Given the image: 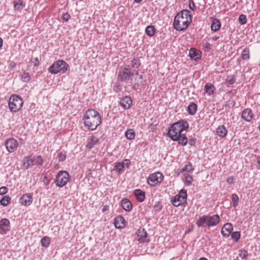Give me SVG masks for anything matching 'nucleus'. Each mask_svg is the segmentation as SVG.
<instances>
[{
	"mask_svg": "<svg viewBox=\"0 0 260 260\" xmlns=\"http://www.w3.org/2000/svg\"><path fill=\"white\" fill-rule=\"evenodd\" d=\"M193 170L192 166L191 163L189 162L188 164L185 166V167L182 169L181 172L186 171L190 172Z\"/></svg>",
	"mask_w": 260,
	"mask_h": 260,
	"instance_id": "nucleus-41",
	"label": "nucleus"
},
{
	"mask_svg": "<svg viewBox=\"0 0 260 260\" xmlns=\"http://www.w3.org/2000/svg\"><path fill=\"white\" fill-rule=\"evenodd\" d=\"M83 120L84 126L91 131L95 129L102 120L100 114L93 109H89L85 112Z\"/></svg>",
	"mask_w": 260,
	"mask_h": 260,
	"instance_id": "nucleus-1",
	"label": "nucleus"
},
{
	"mask_svg": "<svg viewBox=\"0 0 260 260\" xmlns=\"http://www.w3.org/2000/svg\"><path fill=\"white\" fill-rule=\"evenodd\" d=\"M42 179H43L42 181L45 186H47L49 184V180L46 176H44V177Z\"/></svg>",
	"mask_w": 260,
	"mask_h": 260,
	"instance_id": "nucleus-53",
	"label": "nucleus"
},
{
	"mask_svg": "<svg viewBox=\"0 0 260 260\" xmlns=\"http://www.w3.org/2000/svg\"><path fill=\"white\" fill-rule=\"evenodd\" d=\"M233 206L236 207L239 203V198L237 194L233 193L232 197Z\"/></svg>",
	"mask_w": 260,
	"mask_h": 260,
	"instance_id": "nucleus-36",
	"label": "nucleus"
},
{
	"mask_svg": "<svg viewBox=\"0 0 260 260\" xmlns=\"http://www.w3.org/2000/svg\"><path fill=\"white\" fill-rule=\"evenodd\" d=\"M34 65L36 67L38 66L39 63V59L37 57L35 58L33 61Z\"/></svg>",
	"mask_w": 260,
	"mask_h": 260,
	"instance_id": "nucleus-57",
	"label": "nucleus"
},
{
	"mask_svg": "<svg viewBox=\"0 0 260 260\" xmlns=\"http://www.w3.org/2000/svg\"><path fill=\"white\" fill-rule=\"evenodd\" d=\"M145 32L146 35L150 37H153L155 34V28L153 25H148L146 27Z\"/></svg>",
	"mask_w": 260,
	"mask_h": 260,
	"instance_id": "nucleus-32",
	"label": "nucleus"
},
{
	"mask_svg": "<svg viewBox=\"0 0 260 260\" xmlns=\"http://www.w3.org/2000/svg\"><path fill=\"white\" fill-rule=\"evenodd\" d=\"M69 180V174L66 171H59L56 175L55 182L57 186L62 187Z\"/></svg>",
	"mask_w": 260,
	"mask_h": 260,
	"instance_id": "nucleus-7",
	"label": "nucleus"
},
{
	"mask_svg": "<svg viewBox=\"0 0 260 260\" xmlns=\"http://www.w3.org/2000/svg\"><path fill=\"white\" fill-rule=\"evenodd\" d=\"M8 105L11 112H16L21 109L23 102L19 96L13 95L9 98Z\"/></svg>",
	"mask_w": 260,
	"mask_h": 260,
	"instance_id": "nucleus-5",
	"label": "nucleus"
},
{
	"mask_svg": "<svg viewBox=\"0 0 260 260\" xmlns=\"http://www.w3.org/2000/svg\"><path fill=\"white\" fill-rule=\"evenodd\" d=\"M138 241L142 243L148 242V235L144 229H140L137 232Z\"/></svg>",
	"mask_w": 260,
	"mask_h": 260,
	"instance_id": "nucleus-11",
	"label": "nucleus"
},
{
	"mask_svg": "<svg viewBox=\"0 0 260 260\" xmlns=\"http://www.w3.org/2000/svg\"><path fill=\"white\" fill-rule=\"evenodd\" d=\"M204 47L207 48V50H209L210 49V44L208 42L206 43L204 45Z\"/></svg>",
	"mask_w": 260,
	"mask_h": 260,
	"instance_id": "nucleus-61",
	"label": "nucleus"
},
{
	"mask_svg": "<svg viewBox=\"0 0 260 260\" xmlns=\"http://www.w3.org/2000/svg\"><path fill=\"white\" fill-rule=\"evenodd\" d=\"M188 143L191 146H194L195 145V143H196V141L194 139H190L189 140V142H188Z\"/></svg>",
	"mask_w": 260,
	"mask_h": 260,
	"instance_id": "nucleus-56",
	"label": "nucleus"
},
{
	"mask_svg": "<svg viewBox=\"0 0 260 260\" xmlns=\"http://www.w3.org/2000/svg\"><path fill=\"white\" fill-rule=\"evenodd\" d=\"M188 7L192 11H194L196 10V7L193 0H189Z\"/></svg>",
	"mask_w": 260,
	"mask_h": 260,
	"instance_id": "nucleus-47",
	"label": "nucleus"
},
{
	"mask_svg": "<svg viewBox=\"0 0 260 260\" xmlns=\"http://www.w3.org/2000/svg\"><path fill=\"white\" fill-rule=\"evenodd\" d=\"M221 23L220 21L217 19H215L211 24V29L214 31H216L220 28Z\"/></svg>",
	"mask_w": 260,
	"mask_h": 260,
	"instance_id": "nucleus-30",
	"label": "nucleus"
},
{
	"mask_svg": "<svg viewBox=\"0 0 260 260\" xmlns=\"http://www.w3.org/2000/svg\"><path fill=\"white\" fill-rule=\"evenodd\" d=\"M70 18V15L68 13L63 14L62 16V19L66 22H67Z\"/></svg>",
	"mask_w": 260,
	"mask_h": 260,
	"instance_id": "nucleus-52",
	"label": "nucleus"
},
{
	"mask_svg": "<svg viewBox=\"0 0 260 260\" xmlns=\"http://www.w3.org/2000/svg\"><path fill=\"white\" fill-rule=\"evenodd\" d=\"M232 238L237 242L240 238V233L239 232H234L231 234Z\"/></svg>",
	"mask_w": 260,
	"mask_h": 260,
	"instance_id": "nucleus-39",
	"label": "nucleus"
},
{
	"mask_svg": "<svg viewBox=\"0 0 260 260\" xmlns=\"http://www.w3.org/2000/svg\"><path fill=\"white\" fill-rule=\"evenodd\" d=\"M3 39L1 38H0V48H1L3 46Z\"/></svg>",
	"mask_w": 260,
	"mask_h": 260,
	"instance_id": "nucleus-64",
	"label": "nucleus"
},
{
	"mask_svg": "<svg viewBox=\"0 0 260 260\" xmlns=\"http://www.w3.org/2000/svg\"><path fill=\"white\" fill-rule=\"evenodd\" d=\"M187 192L185 189H182L178 194L176 195L171 202L172 204L175 207H178L181 204L186 202Z\"/></svg>",
	"mask_w": 260,
	"mask_h": 260,
	"instance_id": "nucleus-8",
	"label": "nucleus"
},
{
	"mask_svg": "<svg viewBox=\"0 0 260 260\" xmlns=\"http://www.w3.org/2000/svg\"><path fill=\"white\" fill-rule=\"evenodd\" d=\"M113 90L114 91L118 93L121 90V87L119 84H117L113 87Z\"/></svg>",
	"mask_w": 260,
	"mask_h": 260,
	"instance_id": "nucleus-51",
	"label": "nucleus"
},
{
	"mask_svg": "<svg viewBox=\"0 0 260 260\" xmlns=\"http://www.w3.org/2000/svg\"><path fill=\"white\" fill-rule=\"evenodd\" d=\"M241 117L246 121L250 122L253 117V113L250 109H244L241 114Z\"/></svg>",
	"mask_w": 260,
	"mask_h": 260,
	"instance_id": "nucleus-14",
	"label": "nucleus"
},
{
	"mask_svg": "<svg viewBox=\"0 0 260 260\" xmlns=\"http://www.w3.org/2000/svg\"><path fill=\"white\" fill-rule=\"evenodd\" d=\"M123 72H127V73L129 74H131L133 75V73H132V71H131V68L127 67V68H125L123 71Z\"/></svg>",
	"mask_w": 260,
	"mask_h": 260,
	"instance_id": "nucleus-55",
	"label": "nucleus"
},
{
	"mask_svg": "<svg viewBox=\"0 0 260 260\" xmlns=\"http://www.w3.org/2000/svg\"><path fill=\"white\" fill-rule=\"evenodd\" d=\"M204 90L208 95H211L214 92L215 90V87L212 83H207L205 85Z\"/></svg>",
	"mask_w": 260,
	"mask_h": 260,
	"instance_id": "nucleus-25",
	"label": "nucleus"
},
{
	"mask_svg": "<svg viewBox=\"0 0 260 260\" xmlns=\"http://www.w3.org/2000/svg\"><path fill=\"white\" fill-rule=\"evenodd\" d=\"M216 133L217 135L221 137V138H224L228 134V131L226 129L224 125H219L217 129H216Z\"/></svg>",
	"mask_w": 260,
	"mask_h": 260,
	"instance_id": "nucleus-24",
	"label": "nucleus"
},
{
	"mask_svg": "<svg viewBox=\"0 0 260 260\" xmlns=\"http://www.w3.org/2000/svg\"><path fill=\"white\" fill-rule=\"evenodd\" d=\"M109 207L108 205H105L104 206L103 209H102V212H104L107 210H109Z\"/></svg>",
	"mask_w": 260,
	"mask_h": 260,
	"instance_id": "nucleus-60",
	"label": "nucleus"
},
{
	"mask_svg": "<svg viewBox=\"0 0 260 260\" xmlns=\"http://www.w3.org/2000/svg\"><path fill=\"white\" fill-rule=\"evenodd\" d=\"M124 162H116L114 164V170L119 174H121L124 171Z\"/></svg>",
	"mask_w": 260,
	"mask_h": 260,
	"instance_id": "nucleus-28",
	"label": "nucleus"
},
{
	"mask_svg": "<svg viewBox=\"0 0 260 260\" xmlns=\"http://www.w3.org/2000/svg\"><path fill=\"white\" fill-rule=\"evenodd\" d=\"M233 230V228L232 223L228 222L224 224L222 227L221 233L223 236L228 237L232 233Z\"/></svg>",
	"mask_w": 260,
	"mask_h": 260,
	"instance_id": "nucleus-12",
	"label": "nucleus"
},
{
	"mask_svg": "<svg viewBox=\"0 0 260 260\" xmlns=\"http://www.w3.org/2000/svg\"><path fill=\"white\" fill-rule=\"evenodd\" d=\"M188 20L185 19L184 16L177 14L175 17L174 21V27L175 29L179 31L184 30L190 23Z\"/></svg>",
	"mask_w": 260,
	"mask_h": 260,
	"instance_id": "nucleus-6",
	"label": "nucleus"
},
{
	"mask_svg": "<svg viewBox=\"0 0 260 260\" xmlns=\"http://www.w3.org/2000/svg\"><path fill=\"white\" fill-rule=\"evenodd\" d=\"M189 57L193 60H197L201 57V52L196 48H191L189 53Z\"/></svg>",
	"mask_w": 260,
	"mask_h": 260,
	"instance_id": "nucleus-19",
	"label": "nucleus"
},
{
	"mask_svg": "<svg viewBox=\"0 0 260 260\" xmlns=\"http://www.w3.org/2000/svg\"><path fill=\"white\" fill-rule=\"evenodd\" d=\"M20 200L22 205L24 206H29L32 202V197L31 194L26 193L21 197Z\"/></svg>",
	"mask_w": 260,
	"mask_h": 260,
	"instance_id": "nucleus-15",
	"label": "nucleus"
},
{
	"mask_svg": "<svg viewBox=\"0 0 260 260\" xmlns=\"http://www.w3.org/2000/svg\"><path fill=\"white\" fill-rule=\"evenodd\" d=\"M226 182L229 184H232L235 182V179L233 176H230L226 178Z\"/></svg>",
	"mask_w": 260,
	"mask_h": 260,
	"instance_id": "nucleus-50",
	"label": "nucleus"
},
{
	"mask_svg": "<svg viewBox=\"0 0 260 260\" xmlns=\"http://www.w3.org/2000/svg\"><path fill=\"white\" fill-rule=\"evenodd\" d=\"M121 207L125 211H130L132 209L133 205L129 200L124 199L121 201Z\"/></svg>",
	"mask_w": 260,
	"mask_h": 260,
	"instance_id": "nucleus-21",
	"label": "nucleus"
},
{
	"mask_svg": "<svg viewBox=\"0 0 260 260\" xmlns=\"http://www.w3.org/2000/svg\"><path fill=\"white\" fill-rule=\"evenodd\" d=\"M153 209L156 212H159L162 209V205L160 202H157L154 206Z\"/></svg>",
	"mask_w": 260,
	"mask_h": 260,
	"instance_id": "nucleus-44",
	"label": "nucleus"
},
{
	"mask_svg": "<svg viewBox=\"0 0 260 260\" xmlns=\"http://www.w3.org/2000/svg\"><path fill=\"white\" fill-rule=\"evenodd\" d=\"M35 163L38 165H42L43 164V160L41 155H39L35 158Z\"/></svg>",
	"mask_w": 260,
	"mask_h": 260,
	"instance_id": "nucleus-45",
	"label": "nucleus"
},
{
	"mask_svg": "<svg viewBox=\"0 0 260 260\" xmlns=\"http://www.w3.org/2000/svg\"><path fill=\"white\" fill-rule=\"evenodd\" d=\"M239 256L242 258H246L248 256L247 252L245 250L241 251L239 253Z\"/></svg>",
	"mask_w": 260,
	"mask_h": 260,
	"instance_id": "nucleus-48",
	"label": "nucleus"
},
{
	"mask_svg": "<svg viewBox=\"0 0 260 260\" xmlns=\"http://www.w3.org/2000/svg\"><path fill=\"white\" fill-rule=\"evenodd\" d=\"M50 243V238L45 236L41 239V245L43 247H48Z\"/></svg>",
	"mask_w": 260,
	"mask_h": 260,
	"instance_id": "nucleus-35",
	"label": "nucleus"
},
{
	"mask_svg": "<svg viewBox=\"0 0 260 260\" xmlns=\"http://www.w3.org/2000/svg\"><path fill=\"white\" fill-rule=\"evenodd\" d=\"M124 162H124V166H125L127 167H129L130 164H131L130 160L129 159H126L124 160Z\"/></svg>",
	"mask_w": 260,
	"mask_h": 260,
	"instance_id": "nucleus-58",
	"label": "nucleus"
},
{
	"mask_svg": "<svg viewBox=\"0 0 260 260\" xmlns=\"http://www.w3.org/2000/svg\"><path fill=\"white\" fill-rule=\"evenodd\" d=\"M25 6V4L22 0H18L14 2V7L15 10L20 11Z\"/></svg>",
	"mask_w": 260,
	"mask_h": 260,
	"instance_id": "nucleus-27",
	"label": "nucleus"
},
{
	"mask_svg": "<svg viewBox=\"0 0 260 260\" xmlns=\"http://www.w3.org/2000/svg\"><path fill=\"white\" fill-rule=\"evenodd\" d=\"M242 55L243 59H248L249 58V51H247L246 49H244L242 51Z\"/></svg>",
	"mask_w": 260,
	"mask_h": 260,
	"instance_id": "nucleus-46",
	"label": "nucleus"
},
{
	"mask_svg": "<svg viewBox=\"0 0 260 260\" xmlns=\"http://www.w3.org/2000/svg\"><path fill=\"white\" fill-rule=\"evenodd\" d=\"M178 14H180L181 16H184L185 19L188 20L190 22H191L192 16L189 10L187 9L183 10Z\"/></svg>",
	"mask_w": 260,
	"mask_h": 260,
	"instance_id": "nucleus-23",
	"label": "nucleus"
},
{
	"mask_svg": "<svg viewBox=\"0 0 260 260\" xmlns=\"http://www.w3.org/2000/svg\"><path fill=\"white\" fill-rule=\"evenodd\" d=\"M185 179H186V181L189 184H191V182H192V177L189 175H187V176H186L185 177Z\"/></svg>",
	"mask_w": 260,
	"mask_h": 260,
	"instance_id": "nucleus-54",
	"label": "nucleus"
},
{
	"mask_svg": "<svg viewBox=\"0 0 260 260\" xmlns=\"http://www.w3.org/2000/svg\"><path fill=\"white\" fill-rule=\"evenodd\" d=\"M134 194L139 202H142L144 201L145 194V192L141 189H136L134 191Z\"/></svg>",
	"mask_w": 260,
	"mask_h": 260,
	"instance_id": "nucleus-22",
	"label": "nucleus"
},
{
	"mask_svg": "<svg viewBox=\"0 0 260 260\" xmlns=\"http://www.w3.org/2000/svg\"><path fill=\"white\" fill-rule=\"evenodd\" d=\"M10 223L8 219L7 218H3L1 221L0 229L3 231L4 234L7 233L10 230Z\"/></svg>",
	"mask_w": 260,
	"mask_h": 260,
	"instance_id": "nucleus-16",
	"label": "nucleus"
},
{
	"mask_svg": "<svg viewBox=\"0 0 260 260\" xmlns=\"http://www.w3.org/2000/svg\"><path fill=\"white\" fill-rule=\"evenodd\" d=\"M69 69V66L65 61L58 60L49 67L48 71L52 74H56L60 72L64 73Z\"/></svg>",
	"mask_w": 260,
	"mask_h": 260,
	"instance_id": "nucleus-4",
	"label": "nucleus"
},
{
	"mask_svg": "<svg viewBox=\"0 0 260 260\" xmlns=\"http://www.w3.org/2000/svg\"><path fill=\"white\" fill-rule=\"evenodd\" d=\"M7 150L10 152H14L17 148L18 143L14 138H9L5 142Z\"/></svg>",
	"mask_w": 260,
	"mask_h": 260,
	"instance_id": "nucleus-10",
	"label": "nucleus"
},
{
	"mask_svg": "<svg viewBox=\"0 0 260 260\" xmlns=\"http://www.w3.org/2000/svg\"><path fill=\"white\" fill-rule=\"evenodd\" d=\"M239 22L241 25H244L247 22V18L245 15L241 14L239 16L238 18Z\"/></svg>",
	"mask_w": 260,
	"mask_h": 260,
	"instance_id": "nucleus-38",
	"label": "nucleus"
},
{
	"mask_svg": "<svg viewBox=\"0 0 260 260\" xmlns=\"http://www.w3.org/2000/svg\"><path fill=\"white\" fill-rule=\"evenodd\" d=\"M173 141H178V143L182 146H185L188 142L187 138L185 134H180L178 135L177 139H174Z\"/></svg>",
	"mask_w": 260,
	"mask_h": 260,
	"instance_id": "nucleus-20",
	"label": "nucleus"
},
{
	"mask_svg": "<svg viewBox=\"0 0 260 260\" xmlns=\"http://www.w3.org/2000/svg\"><path fill=\"white\" fill-rule=\"evenodd\" d=\"M125 222L124 218L121 215H119L115 218L114 225L117 229H122Z\"/></svg>",
	"mask_w": 260,
	"mask_h": 260,
	"instance_id": "nucleus-17",
	"label": "nucleus"
},
{
	"mask_svg": "<svg viewBox=\"0 0 260 260\" xmlns=\"http://www.w3.org/2000/svg\"><path fill=\"white\" fill-rule=\"evenodd\" d=\"M8 188L6 186H2L0 187V195H4L7 193Z\"/></svg>",
	"mask_w": 260,
	"mask_h": 260,
	"instance_id": "nucleus-49",
	"label": "nucleus"
},
{
	"mask_svg": "<svg viewBox=\"0 0 260 260\" xmlns=\"http://www.w3.org/2000/svg\"><path fill=\"white\" fill-rule=\"evenodd\" d=\"M236 81L235 78L234 76H228L226 79L225 82L226 83H228L229 84H234Z\"/></svg>",
	"mask_w": 260,
	"mask_h": 260,
	"instance_id": "nucleus-40",
	"label": "nucleus"
},
{
	"mask_svg": "<svg viewBox=\"0 0 260 260\" xmlns=\"http://www.w3.org/2000/svg\"><path fill=\"white\" fill-rule=\"evenodd\" d=\"M132 75L127 73V72H124L123 71L120 72L118 75V78L121 81H125L128 80Z\"/></svg>",
	"mask_w": 260,
	"mask_h": 260,
	"instance_id": "nucleus-33",
	"label": "nucleus"
},
{
	"mask_svg": "<svg viewBox=\"0 0 260 260\" xmlns=\"http://www.w3.org/2000/svg\"><path fill=\"white\" fill-rule=\"evenodd\" d=\"M98 138L95 136H92L86 146L89 149H91L93 146L98 142Z\"/></svg>",
	"mask_w": 260,
	"mask_h": 260,
	"instance_id": "nucleus-29",
	"label": "nucleus"
},
{
	"mask_svg": "<svg viewBox=\"0 0 260 260\" xmlns=\"http://www.w3.org/2000/svg\"><path fill=\"white\" fill-rule=\"evenodd\" d=\"M197 105L194 103H191L187 107V111L188 113L191 115H194L197 110Z\"/></svg>",
	"mask_w": 260,
	"mask_h": 260,
	"instance_id": "nucleus-26",
	"label": "nucleus"
},
{
	"mask_svg": "<svg viewBox=\"0 0 260 260\" xmlns=\"http://www.w3.org/2000/svg\"><path fill=\"white\" fill-rule=\"evenodd\" d=\"M35 161V158L31 156H26L24 158L23 160V166L25 169H28L30 166L34 165Z\"/></svg>",
	"mask_w": 260,
	"mask_h": 260,
	"instance_id": "nucleus-18",
	"label": "nucleus"
},
{
	"mask_svg": "<svg viewBox=\"0 0 260 260\" xmlns=\"http://www.w3.org/2000/svg\"><path fill=\"white\" fill-rule=\"evenodd\" d=\"M164 176L160 172H157L149 175L147 179L148 183L151 186H155L162 182Z\"/></svg>",
	"mask_w": 260,
	"mask_h": 260,
	"instance_id": "nucleus-9",
	"label": "nucleus"
},
{
	"mask_svg": "<svg viewBox=\"0 0 260 260\" xmlns=\"http://www.w3.org/2000/svg\"><path fill=\"white\" fill-rule=\"evenodd\" d=\"M257 168L260 170V156H258L257 158Z\"/></svg>",
	"mask_w": 260,
	"mask_h": 260,
	"instance_id": "nucleus-59",
	"label": "nucleus"
},
{
	"mask_svg": "<svg viewBox=\"0 0 260 260\" xmlns=\"http://www.w3.org/2000/svg\"><path fill=\"white\" fill-rule=\"evenodd\" d=\"M231 105L232 106V107H234V105H235V103L234 102H231V103L229 105V104H226L225 105V107H231Z\"/></svg>",
	"mask_w": 260,
	"mask_h": 260,
	"instance_id": "nucleus-62",
	"label": "nucleus"
},
{
	"mask_svg": "<svg viewBox=\"0 0 260 260\" xmlns=\"http://www.w3.org/2000/svg\"><path fill=\"white\" fill-rule=\"evenodd\" d=\"M57 157L59 162H62L66 159V155L64 153L60 152L58 153Z\"/></svg>",
	"mask_w": 260,
	"mask_h": 260,
	"instance_id": "nucleus-42",
	"label": "nucleus"
},
{
	"mask_svg": "<svg viewBox=\"0 0 260 260\" xmlns=\"http://www.w3.org/2000/svg\"><path fill=\"white\" fill-rule=\"evenodd\" d=\"M212 40L213 41H216L217 40H218L219 39V37L217 36H214L212 37Z\"/></svg>",
	"mask_w": 260,
	"mask_h": 260,
	"instance_id": "nucleus-63",
	"label": "nucleus"
},
{
	"mask_svg": "<svg viewBox=\"0 0 260 260\" xmlns=\"http://www.w3.org/2000/svg\"><path fill=\"white\" fill-rule=\"evenodd\" d=\"M132 100L128 96H125L120 99V104L124 109H128L132 105Z\"/></svg>",
	"mask_w": 260,
	"mask_h": 260,
	"instance_id": "nucleus-13",
	"label": "nucleus"
},
{
	"mask_svg": "<svg viewBox=\"0 0 260 260\" xmlns=\"http://www.w3.org/2000/svg\"><path fill=\"white\" fill-rule=\"evenodd\" d=\"M188 126V123L186 121L184 120H179L168 127L167 136L172 140L177 139L178 136L180 135L183 131L186 130Z\"/></svg>",
	"mask_w": 260,
	"mask_h": 260,
	"instance_id": "nucleus-2",
	"label": "nucleus"
},
{
	"mask_svg": "<svg viewBox=\"0 0 260 260\" xmlns=\"http://www.w3.org/2000/svg\"><path fill=\"white\" fill-rule=\"evenodd\" d=\"M220 221V218L218 214L212 216L204 215L200 216L196 221V224L199 227H214L218 225Z\"/></svg>",
	"mask_w": 260,
	"mask_h": 260,
	"instance_id": "nucleus-3",
	"label": "nucleus"
},
{
	"mask_svg": "<svg viewBox=\"0 0 260 260\" xmlns=\"http://www.w3.org/2000/svg\"><path fill=\"white\" fill-rule=\"evenodd\" d=\"M10 201L11 198L9 196H6L0 200V204L3 206H7L10 204Z\"/></svg>",
	"mask_w": 260,
	"mask_h": 260,
	"instance_id": "nucleus-34",
	"label": "nucleus"
},
{
	"mask_svg": "<svg viewBox=\"0 0 260 260\" xmlns=\"http://www.w3.org/2000/svg\"><path fill=\"white\" fill-rule=\"evenodd\" d=\"M141 65L140 61L139 58H134L132 61V67L134 68H138Z\"/></svg>",
	"mask_w": 260,
	"mask_h": 260,
	"instance_id": "nucleus-37",
	"label": "nucleus"
},
{
	"mask_svg": "<svg viewBox=\"0 0 260 260\" xmlns=\"http://www.w3.org/2000/svg\"><path fill=\"white\" fill-rule=\"evenodd\" d=\"M135 136V132L133 129H129L125 132V136L128 140H132L134 139Z\"/></svg>",
	"mask_w": 260,
	"mask_h": 260,
	"instance_id": "nucleus-31",
	"label": "nucleus"
},
{
	"mask_svg": "<svg viewBox=\"0 0 260 260\" xmlns=\"http://www.w3.org/2000/svg\"><path fill=\"white\" fill-rule=\"evenodd\" d=\"M22 79L25 82H28L30 80V76L28 73H24L22 75Z\"/></svg>",
	"mask_w": 260,
	"mask_h": 260,
	"instance_id": "nucleus-43",
	"label": "nucleus"
}]
</instances>
